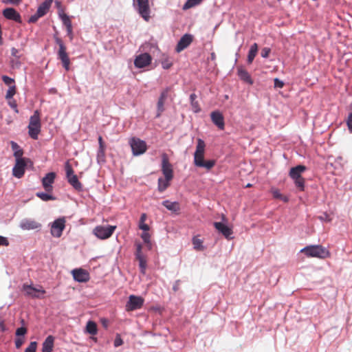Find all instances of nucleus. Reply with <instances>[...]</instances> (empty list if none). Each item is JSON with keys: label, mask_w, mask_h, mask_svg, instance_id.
Wrapping results in <instances>:
<instances>
[{"label": "nucleus", "mask_w": 352, "mask_h": 352, "mask_svg": "<svg viewBox=\"0 0 352 352\" xmlns=\"http://www.w3.org/2000/svg\"><path fill=\"white\" fill-rule=\"evenodd\" d=\"M307 170L305 165L298 164L292 167L289 172V176L294 181L295 186L300 191H304L305 188V181L302 177V173Z\"/></svg>", "instance_id": "1"}, {"label": "nucleus", "mask_w": 352, "mask_h": 352, "mask_svg": "<svg viewBox=\"0 0 352 352\" xmlns=\"http://www.w3.org/2000/svg\"><path fill=\"white\" fill-rule=\"evenodd\" d=\"M300 252H303L308 257L325 258L329 256V250L320 245L306 246L303 248Z\"/></svg>", "instance_id": "2"}, {"label": "nucleus", "mask_w": 352, "mask_h": 352, "mask_svg": "<svg viewBox=\"0 0 352 352\" xmlns=\"http://www.w3.org/2000/svg\"><path fill=\"white\" fill-rule=\"evenodd\" d=\"M53 37L56 44L59 47L58 51L57 52L58 59L61 61L65 69L68 71L69 69L70 60L66 51V47L63 40L56 34H54Z\"/></svg>", "instance_id": "3"}, {"label": "nucleus", "mask_w": 352, "mask_h": 352, "mask_svg": "<svg viewBox=\"0 0 352 352\" xmlns=\"http://www.w3.org/2000/svg\"><path fill=\"white\" fill-rule=\"evenodd\" d=\"M28 128L30 137L33 140H37L41 132L40 113L38 110L30 117Z\"/></svg>", "instance_id": "4"}, {"label": "nucleus", "mask_w": 352, "mask_h": 352, "mask_svg": "<svg viewBox=\"0 0 352 352\" xmlns=\"http://www.w3.org/2000/svg\"><path fill=\"white\" fill-rule=\"evenodd\" d=\"M133 6L145 21L150 20L151 8L148 0H133Z\"/></svg>", "instance_id": "5"}, {"label": "nucleus", "mask_w": 352, "mask_h": 352, "mask_svg": "<svg viewBox=\"0 0 352 352\" xmlns=\"http://www.w3.org/2000/svg\"><path fill=\"white\" fill-rule=\"evenodd\" d=\"M65 169L67 182L74 188L75 190L78 192L83 191L82 184L78 180L77 175L74 174V171L69 161L65 162Z\"/></svg>", "instance_id": "6"}, {"label": "nucleus", "mask_w": 352, "mask_h": 352, "mask_svg": "<svg viewBox=\"0 0 352 352\" xmlns=\"http://www.w3.org/2000/svg\"><path fill=\"white\" fill-rule=\"evenodd\" d=\"M116 228V226H97L93 230V234L97 238L104 240L111 237Z\"/></svg>", "instance_id": "7"}, {"label": "nucleus", "mask_w": 352, "mask_h": 352, "mask_svg": "<svg viewBox=\"0 0 352 352\" xmlns=\"http://www.w3.org/2000/svg\"><path fill=\"white\" fill-rule=\"evenodd\" d=\"M129 144L132 153L135 156L142 155L146 151L147 146L146 142L138 138H132L129 141Z\"/></svg>", "instance_id": "8"}, {"label": "nucleus", "mask_w": 352, "mask_h": 352, "mask_svg": "<svg viewBox=\"0 0 352 352\" xmlns=\"http://www.w3.org/2000/svg\"><path fill=\"white\" fill-rule=\"evenodd\" d=\"M135 257L139 262L140 273L145 274L147 267V261L146 257L142 253V245L140 243H135Z\"/></svg>", "instance_id": "9"}, {"label": "nucleus", "mask_w": 352, "mask_h": 352, "mask_svg": "<svg viewBox=\"0 0 352 352\" xmlns=\"http://www.w3.org/2000/svg\"><path fill=\"white\" fill-rule=\"evenodd\" d=\"M23 289L25 292L27 296L33 298H43V294H45V290L43 289L42 286L38 287H34L32 285L24 284Z\"/></svg>", "instance_id": "10"}, {"label": "nucleus", "mask_w": 352, "mask_h": 352, "mask_svg": "<svg viewBox=\"0 0 352 352\" xmlns=\"http://www.w3.org/2000/svg\"><path fill=\"white\" fill-rule=\"evenodd\" d=\"M28 163H32L30 159H19L16 160V164L12 168V175L15 177L20 179L24 173L25 168Z\"/></svg>", "instance_id": "11"}, {"label": "nucleus", "mask_w": 352, "mask_h": 352, "mask_svg": "<svg viewBox=\"0 0 352 352\" xmlns=\"http://www.w3.org/2000/svg\"><path fill=\"white\" fill-rule=\"evenodd\" d=\"M162 172L167 180H172L173 178V170L172 165L169 162L168 155L166 153L162 155Z\"/></svg>", "instance_id": "12"}, {"label": "nucleus", "mask_w": 352, "mask_h": 352, "mask_svg": "<svg viewBox=\"0 0 352 352\" xmlns=\"http://www.w3.org/2000/svg\"><path fill=\"white\" fill-rule=\"evenodd\" d=\"M144 302V300L142 297L131 295L129 296V300L126 304V310L134 311L139 309L142 307Z\"/></svg>", "instance_id": "13"}, {"label": "nucleus", "mask_w": 352, "mask_h": 352, "mask_svg": "<svg viewBox=\"0 0 352 352\" xmlns=\"http://www.w3.org/2000/svg\"><path fill=\"white\" fill-rule=\"evenodd\" d=\"M65 228V220L64 217L54 220L51 224V234L55 237H60Z\"/></svg>", "instance_id": "14"}, {"label": "nucleus", "mask_w": 352, "mask_h": 352, "mask_svg": "<svg viewBox=\"0 0 352 352\" xmlns=\"http://www.w3.org/2000/svg\"><path fill=\"white\" fill-rule=\"evenodd\" d=\"M3 16L8 19L14 22L21 23L22 19L20 13L12 7H8L2 10Z\"/></svg>", "instance_id": "15"}, {"label": "nucleus", "mask_w": 352, "mask_h": 352, "mask_svg": "<svg viewBox=\"0 0 352 352\" xmlns=\"http://www.w3.org/2000/svg\"><path fill=\"white\" fill-rule=\"evenodd\" d=\"M152 57L148 53H142L137 56L134 60V65L137 68H144L151 63Z\"/></svg>", "instance_id": "16"}, {"label": "nucleus", "mask_w": 352, "mask_h": 352, "mask_svg": "<svg viewBox=\"0 0 352 352\" xmlns=\"http://www.w3.org/2000/svg\"><path fill=\"white\" fill-rule=\"evenodd\" d=\"M19 227L23 230H41L42 225L32 219H23L21 221Z\"/></svg>", "instance_id": "17"}, {"label": "nucleus", "mask_w": 352, "mask_h": 352, "mask_svg": "<svg viewBox=\"0 0 352 352\" xmlns=\"http://www.w3.org/2000/svg\"><path fill=\"white\" fill-rule=\"evenodd\" d=\"M213 225L218 232L223 235L226 239L230 240L234 238L232 236L233 231L227 224L223 222H214Z\"/></svg>", "instance_id": "18"}, {"label": "nucleus", "mask_w": 352, "mask_h": 352, "mask_svg": "<svg viewBox=\"0 0 352 352\" xmlns=\"http://www.w3.org/2000/svg\"><path fill=\"white\" fill-rule=\"evenodd\" d=\"M206 144L204 141L201 139H197V144L196 146V151L194 153V164L196 166L197 161L201 162L204 160V152H205Z\"/></svg>", "instance_id": "19"}, {"label": "nucleus", "mask_w": 352, "mask_h": 352, "mask_svg": "<svg viewBox=\"0 0 352 352\" xmlns=\"http://www.w3.org/2000/svg\"><path fill=\"white\" fill-rule=\"evenodd\" d=\"M170 91V87H167L164 89H163L160 94V96L158 98V101L157 103V113L156 115L157 118H159L161 116V113L164 111V102L168 97V94Z\"/></svg>", "instance_id": "20"}, {"label": "nucleus", "mask_w": 352, "mask_h": 352, "mask_svg": "<svg viewBox=\"0 0 352 352\" xmlns=\"http://www.w3.org/2000/svg\"><path fill=\"white\" fill-rule=\"evenodd\" d=\"M193 41V36L190 34H184L179 41L175 47V51L177 52H181L184 49H186L188 46L190 45V43Z\"/></svg>", "instance_id": "21"}, {"label": "nucleus", "mask_w": 352, "mask_h": 352, "mask_svg": "<svg viewBox=\"0 0 352 352\" xmlns=\"http://www.w3.org/2000/svg\"><path fill=\"white\" fill-rule=\"evenodd\" d=\"M210 118L212 123L220 130L225 128L224 117L219 111H213L210 113Z\"/></svg>", "instance_id": "22"}, {"label": "nucleus", "mask_w": 352, "mask_h": 352, "mask_svg": "<svg viewBox=\"0 0 352 352\" xmlns=\"http://www.w3.org/2000/svg\"><path fill=\"white\" fill-rule=\"evenodd\" d=\"M74 280L78 283H86L89 280V274L87 270L79 268L72 272Z\"/></svg>", "instance_id": "23"}, {"label": "nucleus", "mask_w": 352, "mask_h": 352, "mask_svg": "<svg viewBox=\"0 0 352 352\" xmlns=\"http://www.w3.org/2000/svg\"><path fill=\"white\" fill-rule=\"evenodd\" d=\"M56 178V173L54 172H50L45 175L42 179V185L47 192H51L52 190V184L54 182Z\"/></svg>", "instance_id": "24"}, {"label": "nucleus", "mask_w": 352, "mask_h": 352, "mask_svg": "<svg viewBox=\"0 0 352 352\" xmlns=\"http://www.w3.org/2000/svg\"><path fill=\"white\" fill-rule=\"evenodd\" d=\"M237 75L239 78L244 82L250 85H253L254 80L251 78V76L242 66L238 67Z\"/></svg>", "instance_id": "25"}, {"label": "nucleus", "mask_w": 352, "mask_h": 352, "mask_svg": "<svg viewBox=\"0 0 352 352\" xmlns=\"http://www.w3.org/2000/svg\"><path fill=\"white\" fill-rule=\"evenodd\" d=\"M54 337L48 336L42 344V352H52L54 348Z\"/></svg>", "instance_id": "26"}, {"label": "nucleus", "mask_w": 352, "mask_h": 352, "mask_svg": "<svg viewBox=\"0 0 352 352\" xmlns=\"http://www.w3.org/2000/svg\"><path fill=\"white\" fill-rule=\"evenodd\" d=\"M52 1L53 0H45L41 5H39L36 10L38 14L41 15V16L45 15L50 10Z\"/></svg>", "instance_id": "27"}, {"label": "nucleus", "mask_w": 352, "mask_h": 352, "mask_svg": "<svg viewBox=\"0 0 352 352\" xmlns=\"http://www.w3.org/2000/svg\"><path fill=\"white\" fill-rule=\"evenodd\" d=\"M162 205L167 210L174 212H178L180 210L179 204L177 201L164 200L162 202Z\"/></svg>", "instance_id": "28"}, {"label": "nucleus", "mask_w": 352, "mask_h": 352, "mask_svg": "<svg viewBox=\"0 0 352 352\" xmlns=\"http://www.w3.org/2000/svg\"><path fill=\"white\" fill-rule=\"evenodd\" d=\"M166 178L159 177L157 179V190L160 192H163L170 186V182Z\"/></svg>", "instance_id": "29"}, {"label": "nucleus", "mask_w": 352, "mask_h": 352, "mask_svg": "<svg viewBox=\"0 0 352 352\" xmlns=\"http://www.w3.org/2000/svg\"><path fill=\"white\" fill-rule=\"evenodd\" d=\"M258 52V45L255 43L250 46L248 52L247 61L248 63L250 64L254 60Z\"/></svg>", "instance_id": "30"}, {"label": "nucleus", "mask_w": 352, "mask_h": 352, "mask_svg": "<svg viewBox=\"0 0 352 352\" xmlns=\"http://www.w3.org/2000/svg\"><path fill=\"white\" fill-rule=\"evenodd\" d=\"M85 331L90 335H96L98 333L96 323L93 320H89L86 324Z\"/></svg>", "instance_id": "31"}, {"label": "nucleus", "mask_w": 352, "mask_h": 352, "mask_svg": "<svg viewBox=\"0 0 352 352\" xmlns=\"http://www.w3.org/2000/svg\"><path fill=\"white\" fill-rule=\"evenodd\" d=\"M214 165H215V161L214 160H207V161H204V160L201 162L197 161L195 166L200 167V168H205L207 170H210L211 168H212L214 166Z\"/></svg>", "instance_id": "32"}, {"label": "nucleus", "mask_w": 352, "mask_h": 352, "mask_svg": "<svg viewBox=\"0 0 352 352\" xmlns=\"http://www.w3.org/2000/svg\"><path fill=\"white\" fill-rule=\"evenodd\" d=\"M197 99V95L194 93L190 95V101L192 107V109L195 113H199L201 111L199 102Z\"/></svg>", "instance_id": "33"}, {"label": "nucleus", "mask_w": 352, "mask_h": 352, "mask_svg": "<svg viewBox=\"0 0 352 352\" xmlns=\"http://www.w3.org/2000/svg\"><path fill=\"white\" fill-rule=\"evenodd\" d=\"M36 196L44 201L55 200L56 197L46 192H37Z\"/></svg>", "instance_id": "34"}, {"label": "nucleus", "mask_w": 352, "mask_h": 352, "mask_svg": "<svg viewBox=\"0 0 352 352\" xmlns=\"http://www.w3.org/2000/svg\"><path fill=\"white\" fill-rule=\"evenodd\" d=\"M59 17L61 19L63 25H65L66 28L72 26L69 16L67 14L64 12L59 13Z\"/></svg>", "instance_id": "35"}, {"label": "nucleus", "mask_w": 352, "mask_h": 352, "mask_svg": "<svg viewBox=\"0 0 352 352\" xmlns=\"http://www.w3.org/2000/svg\"><path fill=\"white\" fill-rule=\"evenodd\" d=\"M202 0H187L183 6V10H186L190 8H192L197 5H199Z\"/></svg>", "instance_id": "36"}, {"label": "nucleus", "mask_w": 352, "mask_h": 352, "mask_svg": "<svg viewBox=\"0 0 352 352\" xmlns=\"http://www.w3.org/2000/svg\"><path fill=\"white\" fill-rule=\"evenodd\" d=\"M105 148H98L97 151V161L98 163H103L105 162Z\"/></svg>", "instance_id": "37"}, {"label": "nucleus", "mask_w": 352, "mask_h": 352, "mask_svg": "<svg viewBox=\"0 0 352 352\" xmlns=\"http://www.w3.org/2000/svg\"><path fill=\"white\" fill-rule=\"evenodd\" d=\"M161 64L164 69H168L173 65V61L169 57H166L162 60Z\"/></svg>", "instance_id": "38"}, {"label": "nucleus", "mask_w": 352, "mask_h": 352, "mask_svg": "<svg viewBox=\"0 0 352 352\" xmlns=\"http://www.w3.org/2000/svg\"><path fill=\"white\" fill-rule=\"evenodd\" d=\"M203 241L197 239L196 237L192 238V244L194 245V248L197 250H203L204 246L202 245Z\"/></svg>", "instance_id": "39"}, {"label": "nucleus", "mask_w": 352, "mask_h": 352, "mask_svg": "<svg viewBox=\"0 0 352 352\" xmlns=\"http://www.w3.org/2000/svg\"><path fill=\"white\" fill-rule=\"evenodd\" d=\"M28 329L24 327H21L16 329L15 336L17 338L23 337L27 333Z\"/></svg>", "instance_id": "40"}, {"label": "nucleus", "mask_w": 352, "mask_h": 352, "mask_svg": "<svg viewBox=\"0 0 352 352\" xmlns=\"http://www.w3.org/2000/svg\"><path fill=\"white\" fill-rule=\"evenodd\" d=\"M16 93V86L14 85L10 86L8 89V90L7 91V93H6V99H10L12 98L14 95Z\"/></svg>", "instance_id": "41"}, {"label": "nucleus", "mask_w": 352, "mask_h": 352, "mask_svg": "<svg viewBox=\"0 0 352 352\" xmlns=\"http://www.w3.org/2000/svg\"><path fill=\"white\" fill-rule=\"evenodd\" d=\"M37 342L36 341L31 342L29 346L25 349V352H36Z\"/></svg>", "instance_id": "42"}, {"label": "nucleus", "mask_w": 352, "mask_h": 352, "mask_svg": "<svg viewBox=\"0 0 352 352\" xmlns=\"http://www.w3.org/2000/svg\"><path fill=\"white\" fill-rule=\"evenodd\" d=\"M2 80L6 85H8L9 87L14 85V80L8 76H3Z\"/></svg>", "instance_id": "43"}, {"label": "nucleus", "mask_w": 352, "mask_h": 352, "mask_svg": "<svg viewBox=\"0 0 352 352\" xmlns=\"http://www.w3.org/2000/svg\"><path fill=\"white\" fill-rule=\"evenodd\" d=\"M284 85H285V82L282 80H280L278 78H275L274 79V88L281 89L284 87Z\"/></svg>", "instance_id": "44"}, {"label": "nucleus", "mask_w": 352, "mask_h": 352, "mask_svg": "<svg viewBox=\"0 0 352 352\" xmlns=\"http://www.w3.org/2000/svg\"><path fill=\"white\" fill-rule=\"evenodd\" d=\"M23 0H1L3 4H10L12 6H19Z\"/></svg>", "instance_id": "45"}, {"label": "nucleus", "mask_w": 352, "mask_h": 352, "mask_svg": "<svg viewBox=\"0 0 352 352\" xmlns=\"http://www.w3.org/2000/svg\"><path fill=\"white\" fill-rule=\"evenodd\" d=\"M123 344V340L120 336V334H117L116 336V338L114 340V342H113V345L115 347H118L121 345H122Z\"/></svg>", "instance_id": "46"}, {"label": "nucleus", "mask_w": 352, "mask_h": 352, "mask_svg": "<svg viewBox=\"0 0 352 352\" xmlns=\"http://www.w3.org/2000/svg\"><path fill=\"white\" fill-rule=\"evenodd\" d=\"M318 219L321 221L324 222H330L331 221V218L330 217V215L327 214V212L322 213L320 216L318 217Z\"/></svg>", "instance_id": "47"}, {"label": "nucleus", "mask_w": 352, "mask_h": 352, "mask_svg": "<svg viewBox=\"0 0 352 352\" xmlns=\"http://www.w3.org/2000/svg\"><path fill=\"white\" fill-rule=\"evenodd\" d=\"M23 151L22 148H20L18 151H15V152L13 153V155L15 157L16 160H19V159H27L26 157H23Z\"/></svg>", "instance_id": "48"}, {"label": "nucleus", "mask_w": 352, "mask_h": 352, "mask_svg": "<svg viewBox=\"0 0 352 352\" xmlns=\"http://www.w3.org/2000/svg\"><path fill=\"white\" fill-rule=\"evenodd\" d=\"M141 238L144 243H149V241H151V236L149 233L145 231L142 233Z\"/></svg>", "instance_id": "49"}, {"label": "nucleus", "mask_w": 352, "mask_h": 352, "mask_svg": "<svg viewBox=\"0 0 352 352\" xmlns=\"http://www.w3.org/2000/svg\"><path fill=\"white\" fill-rule=\"evenodd\" d=\"M41 17H42V16H41V15H38V12H36V13H35V14H34L33 15H32V16L29 18V19H28V22L29 23H36V22L38 21V19L39 18H41Z\"/></svg>", "instance_id": "50"}, {"label": "nucleus", "mask_w": 352, "mask_h": 352, "mask_svg": "<svg viewBox=\"0 0 352 352\" xmlns=\"http://www.w3.org/2000/svg\"><path fill=\"white\" fill-rule=\"evenodd\" d=\"M270 52H271L270 48L263 47L261 52V57L264 58H267L269 56Z\"/></svg>", "instance_id": "51"}, {"label": "nucleus", "mask_w": 352, "mask_h": 352, "mask_svg": "<svg viewBox=\"0 0 352 352\" xmlns=\"http://www.w3.org/2000/svg\"><path fill=\"white\" fill-rule=\"evenodd\" d=\"M346 124L349 131L352 132V112L349 113Z\"/></svg>", "instance_id": "52"}, {"label": "nucleus", "mask_w": 352, "mask_h": 352, "mask_svg": "<svg viewBox=\"0 0 352 352\" xmlns=\"http://www.w3.org/2000/svg\"><path fill=\"white\" fill-rule=\"evenodd\" d=\"M139 228L143 231L147 232L149 230V226L144 221H139Z\"/></svg>", "instance_id": "53"}, {"label": "nucleus", "mask_w": 352, "mask_h": 352, "mask_svg": "<svg viewBox=\"0 0 352 352\" xmlns=\"http://www.w3.org/2000/svg\"><path fill=\"white\" fill-rule=\"evenodd\" d=\"M9 244L8 239L6 237L0 235V246H8Z\"/></svg>", "instance_id": "54"}, {"label": "nucleus", "mask_w": 352, "mask_h": 352, "mask_svg": "<svg viewBox=\"0 0 352 352\" xmlns=\"http://www.w3.org/2000/svg\"><path fill=\"white\" fill-rule=\"evenodd\" d=\"M23 342H24L23 338H16L14 341L16 348V349L21 348L22 344H23Z\"/></svg>", "instance_id": "55"}, {"label": "nucleus", "mask_w": 352, "mask_h": 352, "mask_svg": "<svg viewBox=\"0 0 352 352\" xmlns=\"http://www.w3.org/2000/svg\"><path fill=\"white\" fill-rule=\"evenodd\" d=\"M272 192L273 197L275 199H280V198H282V194L280 192V191L278 190L273 189Z\"/></svg>", "instance_id": "56"}, {"label": "nucleus", "mask_w": 352, "mask_h": 352, "mask_svg": "<svg viewBox=\"0 0 352 352\" xmlns=\"http://www.w3.org/2000/svg\"><path fill=\"white\" fill-rule=\"evenodd\" d=\"M10 145H11L12 150L14 151V153L15 152V151H18L19 149L21 148V147L19 146V144L14 141L10 142Z\"/></svg>", "instance_id": "57"}, {"label": "nucleus", "mask_w": 352, "mask_h": 352, "mask_svg": "<svg viewBox=\"0 0 352 352\" xmlns=\"http://www.w3.org/2000/svg\"><path fill=\"white\" fill-rule=\"evenodd\" d=\"M180 282L181 280H177L175 281L173 285V290L174 292H177L179 289V284H180Z\"/></svg>", "instance_id": "58"}, {"label": "nucleus", "mask_w": 352, "mask_h": 352, "mask_svg": "<svg viewBox=\"0 0 352 352\" xmlns=\"http://www.w3.org/2000/svg\"><path fill=\"white\" fill-rule=\"evenodd\" d=\"M9 105L10 107L14 109V111L16 112V113H18L19 111H18V109H17V104H16V101H10L9 102Z\"/></svg>", "instance_id": "59"}, {"label": "nucleus", "mask_w": 352, "mask_h": 352, "mask_svg": "<svg viewBox=\"0 0 352 352\" xmlns=\"http://www.w3.org/2000/svg\"><path fill=\"white\" fill-rule=\"evenodd\" d=\"M66 30H67V36L69 37L70 40H72L74 38L72 26L69 27V28H67Z\"/></svg>", "instance_id": "60"}, {"label": "nucleus", "mask_w": 352, "mask_h": 352, "mask_svg": "<svg viewBox=\"0 0 352 352\" xmlns=\"http://www.w3.org/2000/svg\"><path fill=\"white\" fill-rule=\"evenodd\" d=\"M18 53H19V50L17 49H16L15 47H12L11 49V55L12 56H14L16 58H19V56H18Z\"/></svg>", "instance_id": "61"}, {"label": "nucleus", "mask_w": 352, "mask_h": 352, "mask_svg": "<svg viewBox=\"0 0 352 352\" xmlns=\"http://www.w3.org/2000/svg\"><path fill=\"white\" fill-rule=\"evenodd\" d=\"M98 144H99V148H105V145L104 144L102 138L101 136L98 137Z\"/></svg>", "instance_id": "62"}, {"label": "nucleus", "mask_w": 352, "mask_h": 352, "mask_svg": "<svg viewBox=\"0 0 352 352\" xmlns=\"http://www.w3.org/2000/svg\"><path fill=\"white\" fill-rule=\"evenodd\" d=\"M146 219V214L145 213H142L140 218V221H145Z\"/></svg>", "instance_id": "63"}, {"label": "nucleus", "mask_w": 352, "mask_h": 352, "mask_svg": "<svg viewBox=\"0 0 352 352\" xmlns=\"http://www.w3.org/2000/svg\"><path fill=\"white\" fill-rule=\"evenodd\" d=\"M280 200H282L286 203L289 201V198L287 196H284L282 195V198H280Z\"/></svg>", "instance_id": "64"}]
</instances>
